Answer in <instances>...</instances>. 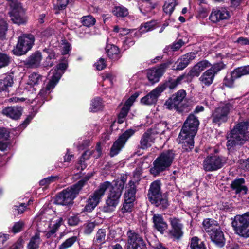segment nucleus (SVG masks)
Wrapping results in <instances>:
<instances>
[{"mask_svg":"<svg viewBox=\"0 0 249 249\" xmlns=\"http://www.w3.org/2000/svg\"><path fill=\"white\" fill-rule=\"evenodd\" d=\"M199 125V121L196 116L191 114L187 118L182 127L178 141L182 144V148L186 151L193 148L194 138L196 135Z\"/></svg>","mask_w":249,"mask_h":249,"instance_id":"f257e3e1","label":"nucleus"},{"mask_svg":"<svg viewBox=\"0 0 249 249\" xmlns=\"http://www.w3.org/2000/svg\"><path fill=\"white\" fill-rule=\"evenodd\" d=\"M227 146L228 149L235 145H243L249 140V123L241 122L237 124L227 134Z\"/></svg>","mask_w":249,"mask_h":249,"instance_id":"f03ea898","label":"nucleus"},{"mask_svg":"<svg viewBox=\"0 0 249 249\" xmlns=\"http://www.w3.org/2000/svg\"><path fill=\"white\" fill-rule=\"evenodd\" d=\"M68 64L67 62L59 63L57 67L52 69L49 73L51 79L47 84L45 88H43L39 92L37 98H41V99L47 101L49 100L47 96L54 89L57 84L65 70L67 68Z\"/></svg>","mask_w":249,"mask_h":249,"instance_id":"7ed1b4c3","label":"nucleus"},{"mask_svg":"<svg viewBox=\"0 0 249 249\" xmlns=\"http://www.w3.org/2000/svg\"><path fill=\"white\" fill-rule=\"evenodd\" d=\"M86 181L81 179L71 187L63 190L56 196L55 203L62 205H68L72 203L73 200L85 185Z\"/></svg>","mask_w":249,"mask_h":249,"instance_id":"20e7f679","label":"nucleus"},{"mask_svg":"<svg viewBox=\"0 0 249 249\" xmlns=\"http://www.w3.org/2000/svg\"><path fill=\"white\" fill-rule=\"evenodd\" d=\"M174 153L172 150L161 153L154 161L153 166L150 169V173L154 176H158L165 171L172 163Z\"/></svg>","mask_w":249,"mask_h":249,"instance_id":"39448f33","label":"nucleus"},{"mask_svg":"<svg viewBox=\"0 0 249 249\" xmlns=\"http://www.w3.org/2000/svg\"><path fill=\"white\" fill-rule=\"evenodd\" d=\"M212 152L213 153L207 156L203 161V169L207 172L217 171L222 168L227 162L225 157L218 154L217 148L212 149Z\"/></svg>","mask_w":249,"mask_h":249,"instance_id":"423d86ee","label":"nucleus"},{"mask_svg":"<svg viewBox=\"0 0 249 249\" xmlns=\"http://www.w3.org/2000/svg\"><path fill=\"white\" fill-rule=\"evenodd\" d=\"M148 197L151 203L160 207V208L166 209L169 205L166 196L161 192L160 181L156 180L151 184Z\"/></svg>","mask_w":249,"mask_h":249,"instance_id":"0eeeda50","label":"nucleus"},{"mask_svg":"<svg viewBox=\"0 0 249 249\" xmlns=\"http://www.w3.org/2000/svg\"><path fill=\"white\" fill-rule=\"evenodd\" d=\"M231 219V225L235 233L241 237L249 238V211L242 214H237Z\"/></svg>","mask_w":249,"mask_h":249,"instance_id":"6e6552de","label":"nucleus"},{"mask_svg":"<svg viewBox=\"0 0 249 249\" xmlns=\"http://www.w3.org/2000/svg\"><path fill=\"white\" fill-rule=\"evenodd\" d=\"M10 7L9 14L13 23L23 24L27 21L25 11L17 0H6Z\"/></svg>","mask_w":249,"mask_h":249,"instance_id":"1a4fd4ad","label":"nucleus"},{"mask_svg":"<svg viewBox=\"0 0 249 249\" xmlns=\"http://www.w3.org/2000/svg\"><path fill=\"white\" fill-rule=\"evenodd\" d=\"M35 40V37L32 34H22L19 36L18 42L13 50V53L17 56L25 54L33 47Z\"/></svg>","mask_w":249,"mask_h":249,"instance_id":"9d476101","label":"nucleus"},{"mask_svg":"<svg viewBox=\"0 0 249 249\" xmlns=\"http://www.w3.org/2000/svg\"><path fill=\"white\" fill-rule=\"evenodd\" d=\"M232 108V105L230 102H220L212 113V123L219 126L222 123L226 122L228 120L229 113Z\"/></svg>","mask_w":249,"mask_h":249,"instance_id":"9b49d317","label":"nucleus"},{"mask_svg":"<svg viewBox=\"0 0 249 249\" xmlns=\"http://www.w3.org/2000/svg\"><path fill=\"white\" fill-rule=\"evenodd\" d=\"M45 77L37 72H32L28 76V80L24 85H21L20 88L24 89V92L31 94L33 98L36 95L35 91L37 87L43 83Z\"/></svg>","mask_w":249,"mask_h":249,"instance_id":"f8f14e48","label":"nucleus"},{"mask_svg":"<svg viewBox=\"0 0 249 249\" xmlns=\"http://www.w3.org/2000/svg\"><path fill=\"white\" fill-rule=\"evenodd\" d=\"M135 132V130L132 129H129L121 134L118 139L113 144L110 151L111 157H114L120 152L124 147L127 140Z\"/></svg>","mask_w":249,"mask_h":249,"instance_id":"ddd939ff","label":"nucleus"},{"mask_svg":"<svg viewBox=\"0 0 249 249\" xmlns=\"http://www.w3.org/2000/svg\"><path fill=\"white\" fill-rule=\"evenodd\" d=\"M128 236L127 249H144L146 244L141 234L134 230L127 231Z\"/></svg>","mask_w":249,"mask_h":249,"instance_id":"4468645a","label":"nucleus"},{"mask_svg":"<svg viewBox=\"0 0 249 249\" xmlns=\"http://www.w3.org/2000/svg\"><path fill=\"white\" fill-rule=\"evenodd\" d=\"M171 63L170 61H168L148 70L147 77L149 81L152 84L159 82L166 69L169 67Z\"/></svg>","mask_w":249,"mask_h":249,"instance_id":"2eb2a0df","label":"nucleus"},{"mask_svg":"<svg viewBox=\"0 0 249 249\" xmlns=\"http://www.w3.org/2000/svg\"><path fill=\"white\" fill-rule=\"evenodd\" d=\"M111 183L109 181H105L100 184L98 189L90 195L87 201L95 208L100 202L102 197L105 195L107 189L110 187Z\"/></svg>","mask_w":249,"mask_h":249,"instance_id":"dca6fc26","label":"nucleus"},{"mask_svg":"<svg viewBox=\"0 0 249 249\" xmlns=\"http://www.w3.org/2000/svg\"><path fill=\"white\" fill-rule=\"evenodd\" d=\"M248 74H249V65L238 67L231 73L230 77L224 78V84L227 87H232L235 79Z\"/></svg>","mask_w":249,"mask_h":249,"instance_id":"f3484780","label":"nucleus"},{"mask_svg":"<svg viewBox=\"0 0 249 249\" xmlns=\"http://www.w3.org/2000/svg\"><path fill=\"white\" fill-rule=\"evenodd\" d=\"M102 155V149L100 145V143H98L97 144L96 148L95 150H87L86 151L81 157L80 159L78 161V164L79 166L78 168H80L81 170H83L86 168V164L85 161L90 158L91 156L97 159L100 157Z\"/></svg>","mask_w":249,"mask_h":249,"instance_id":"a211bd4d","label":"nucleus"},{"mask_svg":"<svg viewBox=\"0 0 249 249\" xmlns=\"http://www.w3.org/2000/svg\"><path fill=\"white\" fill-rule=\"evenodd\" d=\"M163 92V89L158 86L150 92L148 94L142 97L141 103L144 105H152L155 104L158 98Z\"/></svg>","mask_w":249,"mask_h":249,"instance_id":"6ab92c4d","label":"nucleus"},{"mask_svg":"<svg viewBox=\"0 0 249 249\" xmlns=\"http://www.w3.org/2000/svg\"><path fill=\"white\" fill-rule=\"evenodd\" d=\"M230 17L229 12L225 8L213 9L209 19L214 23L228 19Z\"/></svg>","mask_w":249,"mask_h":249,"instance_id":"aec40b11","label":"nucleus"},{"mask_svg":"<svg viewBox=\"0 0 249 249\" xmlns=\"http://www.w3.org/2000/svg\"><path fill=\"white\" fill-rule=\"evenodd\" d=\"M196 57V53L194 52L187 53L183 55L177 62V66H173L172 69L174 70H182L185 68L190 62Z\"/></svg>","mask_w":249,"mask_h":249,"instance_id":"412c9836","label":"nucleus"},{"mask_svg":"<svg viewBox=\"0 0 249 249\" xmlns=\"http://www.w3.org/2000/svg\"><path fill=\"white\" fill-rule=\"evenodd\" d=\"M2 113L13 120H17L22 115V108L19 106L8 107L2 110Z\"/></svg>","mask_w":249,"mask_h":249,"instance_id":"4be33fe9","label":"nucleus"},{"mask_svg":"<svg viewBox=\"0 0 249 249\" xmlns=\"http://www.w3.org/2000/svg\"><path fill=\"white\" fill-rule=\"evenodd\" d=\"M231 187L237 194H246L248 190L245 179L243 178L234 179L231 183Z\"/></svg>","mask_w":249,"mask_h":249,"instance_id":"5701e85b","label":"nucleus"},{"mask_svg":"<svg viewBox=\"0 0 249 249\" xmlns=\"http://www.w3.org/2000/svg\"><path fill=\"white\" fill-rule=\"evenodd\" d=\"M172 229L170 231L171 235L176 239H179L183 234L182 225L178 219L170 218Z\"/></svg>","mask_w":249,"mask_h":249,"instance_id":"b1692460","label":"nucleus"},{"mask_svg":"<svg viewBox=\"0 0 249 249\" xmlns=\"http://www.w3.org/2000/svg\"><path fill=\"white\" fill-rule=\"evenodd\" d=\"M209 235L211 237V240L216 245L219 247H223L224 246L225 239L223 233L220 227L215 229V230L209 233Z\"/></svg>","mask_w":249,"mask_h":249,"instance_id":"393cba45","label":"nucleus"},{"mask_svg":"<svg viewBox=\"0 0 249 249\" xmlns=\"http://www.w3.org/2000/svg\"><path fill=\"white\" fill-rule=\"evenodd\" d=\"M106 51L108 57L112 61H117L122 56L119 48L114 45L107 44Z\"/></svg>","mask_w":249,"mask_h":249,"instance_id":"a878e982","label":"nucleus"},{"mask_svg":"<svg viewBox=\"0 0 249 249\" xmlns=\"http://www.w3.org/2000/svg\"><path fill=\"white\" fill-rule=\"evenodd\" d=\"M155 137L154 132L151 130H147L143 135L140 141L141 148L145 149L151 146L154 143Z\"/></svg>","mask_w":249,"mask_h":249,"instance_id":"bb28decb","label":"nucleus"},{"mask_svg":"<svg viewBox=\"0 0 249 249\" xmlns=\"http://www.w3.org/2000/svg\"><path fill=\"white\" fill-rule=\"evenodd\" d=\"M210 66V64L207 60L200 61L192 68L188 73V75L191 77L198 76L201 71Z\"/></svg>","mask_w":249,"mask_h":249,"instance_id":"cd10ccee","label":"nucleus"},{"mask_svg":"<svg viewBox=\"0 0 249 249\" xmlns=\"http://www.w3.org/2000/svg\"><path fill=\"white\" fill-rule=\"evenodd\" d=\"M187 76L185 74L181 75L178 76L176 79H169L164 84L160 85L159 87H161L163 89V91L167 88L171 90L175 89L178 85L181 83L183 80L185 81V78Z\"/></svg>","mask_w":249,"mask_h":249,"instance_id":"c85d7f7f","label":"nucleus"},{"mask_svg":"<svg viewBox=\"0 0 249 249\" xmlns=\"http://www.w3.org/2000/svg\"><path fill=\"white\" fill-rule=\"evenodd\" d=\"M152 219L155 229L161 233H163L164 231L167 229L168 225L164 221L162 216L159 214H154Z\"/></svg>","mask_w":249,"mask_h":249,"instance_id":"c756f323","label":"nucleus"},{"mask_svg":"<svg viewBox=\"0 0 249 249\" xmlns=\"http://www.w3.org/2000/svg\"><path fill=\"white\" fill-rule=\"evenodd\" d=\"M107 189H109V193L107 197L117 202H119V199L123 189V186L121 185V187H118L117 184L113 185L111 183L110 187L108 188L107 190Z\"/></svg>","mask_w":249,"mask_h":249,"instance_id":"7c9ffc66","label":"nucleus"},{"mask_svg":"<svg viewBox=\"0 0 249 249\" xmlns=\"http://www.w3.org/2000/svg\"><path fill=\"white\" fill-rule=\"evenodd\" d=\"M41 60L42 55L41 53L36 52L29 57L27 60L26 64L31 67H37L39 65Z\"/></svg>","mask_w":249,"mask_h":249,"instance_id":"2f4dec72","label":"nucleus"},{"mask_svg":"<svg viewBox=\"0 0 249 249\" xmlns=\"http://www.w3.org/2000/svg\"><path fill=\"white\" fill-rule=\"evenodd\" d=\"M14 83L13 77L11 75H5L0 80V91H8Z\"/></svg>","mask_w":249,"mask_h":249,"instance_id":"473e14b6","label":"nucleus"},{"mask_svg":"<svg viewBox=\"0 0 249 249\" xmlns=\"http://www.w3.org/2000/svg\"><path fill=\"white\" fill-rule=\"evenodd\" d=\"M89 111L91 112H97L103 109V100L100 97H95L91 100Z\"/></svg>","mask_w":249,"mask_h":249,"instance_id":"72a5a7b5","label":"nucleus"},{"mask_svg":"<svg viewBox=\"0 0 249 249\" xmlns=\"http://www.w3.org/2000/svg\"><path fill=\"white\" fill-rule=\"evenodd\" d=\"M129 187L124 194V200L134 202L135 200L136 189L133 181L129 182Z\"/></svg>","mask_w":249,"mask_h":249,"instance_id":"f704fd0d","label":"nucleus"},{"mask_svg":"<svg viewBox=\"0 0 249 249\" xmlns=\"http://www.w3.org/2000/svg\"><path fill=\"white\" fill-rule=\"evenodd\" d=\"M203 226L204 230L208 234L215 230V229L220 227L216 221L210 218L204 219L203 222Z\"/></svg>","mask_w":249,"mask_h":249,"instance_id":"c9c22d12","label":"nucleus"},{"mask_svg":"<svg viewBox=\"0 0 249 249\" xmlns=\"http://www.w3.org/2000/svg\"><path fill=\"white\" fill-rule=\"evenodd\" d=\"M177 5L178 2L176 0H168L164 3L163 10L166 15L170 16Z\"/></svg>","mask_w":249,"mask_h":249,"instance_id":"e433bc0d","label":"nucleus"},{"mask_svg":"<svg viewBox=\"0 0 249 249\" xmlns=\"http://www.w3.org/2000/svg\"><path fill=\"white\" fill-rule=\"evenodd\" d=\"M41 239L39 233L36 232L30 240L27 245V249H37L41 243Z\"/></svg>","mask_w":249,"mask_h":249,"instance_id":"4c0bfd02","label":"nucleus"},{"mask_svg":"<svg viewBox=\"0 0 249 249\" xmlns=\"http://www.w3.org/2000/svg\"><path fill=\"white\" fill-rule=\"evenodd\" d=\"M213 73L211 71H207L200 77V81L206 86L210 85L213 82Z\"/></svg>","mask_w":249,"mask_h":249,"instance_id":"58836bf2","label":"nucleus"},{"mask_svg":"<svg viewBox=\"0 0 249 249\" xmlns=\"http://www.w3.org/2000/svg\"><path fill=\"white\" fill-rule=\"evenodd\" d=\"M118 203L119 202L107 197L106 200V205L104 206L103 209V211L106 213L113 212L114 211Z\"/></svg>","mask_w":249,"mask_h":249,"instance_id":"ea45409f","label":"nucleus"},{"mask_svg":"<svg viewBox=\"0 0 249 249\" xmlns=\"http://www.w3.org/2000/svg\"><path fill=\"white\" fill-rule=\"evenodd\" d=\"M141 33L142 32H127V33L125 34L126 36L122 41L124 46L129 47L134 44V40L131 38V36H132V33H133V35L135 36V37H139L141 35Z\"/></svg>","mask_w":249,"mask_h":249,"instance_id":"a19ab883","label":"nucleus"},{"mask_svg":"<svg viewBox=\"0 0 249 249\" xmlns=\"http://www.w3.org/2000/svg\"><path fill=\"white\" fill-rule=\"evenodd\" d=\"M190 245L192 249H206L204 243L197 237L191 238Z\"/></svg>","mask_w":249,"mask_h":249,"instance_id":"79ce46f5","label":"nucleus"},{"mask_svg":"<svg viewBox=\"0 0 249 249\" xmlns=\"http://www.w3.org/2000/svg\"><path fill=\"white\" fill-rule=\"evenodd\" d=\"M186 92L184 90H179L176 93L172 95V98L176 102V104L179 108L181 102L186 96Z\"/></svg>","mask_w":249,"mask_h":249,"instance_id":"37998d69","label":"nucleus"},{"mask_svg":"<svg viewBox=\"0 0 249 249\" xmlns=\"http://www.w3.org/2000/svg\"><path fill=\"white\" fill-rule=\"evenodd\" d=\"M113 13L117 17H124L128 15L127 9L124 6H116L113 10Z\"/></svg>","mask_w":249,"mask_h":249,"instance_id":"c03bdc74","label":"nucleus"},{"mask_svg":"<svg viewBox=\"0 0 249 249\" xmlns=\"http://www.w3.org/2000/svg\"><path fill=\"white\" fill-rule=\"evenodd\" d=\"M62 221V218H59L56 221L55 223L53 225L52 228L46 234V236L47 238H50L55 233L57 230L61 225Z\"/></svg>","mask_w":249,"mask_h":249,"instance_id":"a18cd8bd","label":"nucleus"},{"mask_svg":"<svg viewBox=\"0 0 249 249\" xmlns=\"http://www.w3.org/2000/svg\"><path fill=\"white\" fill-rule=\"evenodd\" d=\"M157 26V23L155 21H151L142 24L140 30L141 31H151L155 30Z\"/></svg>","mask_w":249,"mask_h":249,"instance_id":"49530a36","label":"nucleus"},{"mask_svg":"<svg viewBox=\"0 0 249 249\" xmlns=\"http://www.w3.org/2000/svg\"><path fill=\"white\" fill-rule=\"evenodd\" d=\"M77 238L76 236H72L66 239L60 245H59V249H67L71 247L74 243L76 241Z\"/></svg>","mask_w":249,"mask_h":249,"instance_id":"de8ad7c7","label":"nucleus"},{"mask_svg":"<svg viewBox=\"0 0 249 249\" xmlns=\"http://www.w3.org/2000/svg\"><path fill=\"white\" fill-rule=\"evenodd\" d=\"M102 79L104 84L108 83V87H111L115 81V75L111 72L105 73L102 75Z\"/></svg>","mask_w":249,"mask_h":249,"instance_id":"09e8293b","label":"nucleus"},{"mask_svg":"<svg viewBox=\"0 0 249 249\" xmlns=\"http://www.w3.org/2000/svg\"><path fill=\"white\" fill-rule=\"evenodd\" d=\"M59 176H51L44 178L39 181V184L41 186H47L51 183L54 182L59 179Z\"/></svg>","mask_w":249,"mask_h":249,"instance_id":"8fccbe9b","label":"nucleus"},{"mask_svg":"<svg viewBox=\"0 0 249 249\" xmlns=\"http://www.w3.org/2000/svg\"><path fill=\"white\" fill-rule=\"evenodd\" d=\"M81 22L84 26L90 27L95 24V18L92 16H84L82 18Z\"/></svg>","mask_w":249,"mask_h":249,"instance_id":"3c124183","label":"nucleus"},{"mask_svg":"<svg viewBox=\"0 0 249 249\" xmlns=\"http://www.w3.org/2000/svg\"><path fill=\"white\" fill-rule=\"evenodd\" d=\"M106 231L105 229H100L97 232L95 241L97 243L102 244L105 241Z\"/></svg>","mask_w":249,"mask_h":249,"instance_id":"603ef678","label":"nucleus"},{"mask_svg":"<svg viewBox=\"0 0 249 249\" xmlns=\"http://www.w3.org/2000/svg\"><path fill=\"white\" fill-rule=\"evenodd\" d=\"M61 42V48L62 54L65 55L68 54L71 49V44L66 39H62Z\"/></svg>","mask_w":249,"mask_h":249,"instance_id":"864d4df0","label":"nucleus"},{"mask_svg":"<svg viewBox=\"0 0 249 249\" xmlns=\"http://www.w3.org/2000/svg\"><path fill=\"white\" fill-rule=\"evenodd\" d=\"M139 96V92H136L134 93L126 101L123 107H125L126 108L130 110L131 107L133 105L136 99Z\"/></svg>","mask_w":249,"mask_h":249,"instance_id":"5fc2aeb1","label":"nucleus"},{"mask_svg":"<svg viewBox=\"0 0 249 249\" xmlns=\"http://www.w3.org/2000/svg\"><path fill=\"white\" fill-rule=\"evenodd\" d=\"M188 42V39L187 37H184L181 39H178V40L174 42L172 45V51H176L178 50L183 45L187 43Z\"/></svg>","mask_w":249,"mask_h":249,"instance_id":"6e6d98bb","label":"nucleus"},{"mask_svg":"<svg viewBox=\"0 0 249 249\" xmlns=\"http://www.w3.org/2000/svg\"><path fill=\"white\" fill-rule=\"evenodd\" d=\"M134 206V202L124 200L123 207L121 209L122 213H130L132 212Z\"/></svg>","mask_w":249,"mask_h":249,"instance_id":"4d7b16f0","label":"nucleus"},{"mask_svg":"<svg viewBox=\"0 0 249 249\" xmlns=\"http://www.w3.org/2000/svg\"><path fill=\"white\" fill-rule=\"evenodd\" d=\"M24 222L22 221L15 222L11 229V232L14 233L20 232L24 227Z\"/></svg>","mask_w":249,"mask_h":249,"instance_id":"13d9d810","label":"nucleus"},{"mask_svg":"<svg viewBox=\"0 0 249 249\" xmlns=\"http://www.w3.org/2000/svg\"><path fill=\"white\" fill-rule=\"evenodd\" d=\"M129 110L125 107H123L118 116V122L119 124H122L124 122Z\"/></svg>","mask_w":249,"mask_h":249,"instance_id":"bf43d9fd","label":"nucleus"},{"mask_svg":"<svg viewBox=\"0 0 249 249\" xmlns=\"http://www.w3.org/2000/svg\"><path fill=\"white\" fill-rule=\"evenodd\" d=\"M165 107L168 109H176L178 110V107L176 104V102L174 101V99L172 97L169 98L164 104Z\"/></svg>","mask_w":249,"mask_h":249,"instance_id":"052dcab7","label":"nucleus"},{"mask_svg":"<svg viewBox=\"0 0 249 249\" xmlns=\"http://www.w3.org/2000/svg\"><path fill=\"white\" fill-rule=\"evenodd\" d=\"M10 62V57L6 54L0 53V69L7 66Z\"/></svg>","mask_w":249,"mask_h":249,"instance_id":"680f3d73","label":"nucleus"},{"mask_svg":"<svg viewBox=\"0 0 249 249\" xmlns=\"http://www.w3.org/2000/svg\"><path fill=\"white\" fill-rule=\"evenodd\" d=\"M47 53L49 54L46 58V62L48 63L47 65L51 67L53 65V60L55 59V54L54 52L50 50Z\"/></svg>","mask_w":249,"mask_h":249,"instance_id":"e2e57ef3","label":"nucleus"},{"mask_svg":"<svg viewBox=\"0 0 249 249\" xmlns=\"http://www.w3.org/2000/svg\"><path fill=\"white\" fill-rule=\"evenodd\" d=\"M36 115V113H32L29 114L24 122L19 126V129H24L30 123Z\"/></svg>","mask_w":249,"mask_h":249,"instance_id":"0e129e2a","label":"nucleus"},{"mask_svg":"<svg viewBox=\"0 0 249 249\" xmlns=\"http://www.w3.org/2000/svg\"><path fill=\"white\" fill-rule=\"evenodd\" d=\"M27 206V205L25 203H21L18 206L17 205L14 206L13 209L17 214H22L25 211Z\"/></svg>","mask_w":249,"mask_h":249,"instance_id":"69168bd1","label":"nucleus"},{"mask_svg":"<svg viewBox=\"0 0 249 249\" xmlns=\"http://www.w3.org/2000/svg\"><path fill=\"white\" fill-rule=\"evenodd\" d=\"M95 225L93 222H89L85 225L84 232L86 234H89L93 231Z\"/></svg>","mask_w":249,"mask_h":249,"instance_id":"338daca9","label":"nucleus"},{"mask_svg":"<svg viewBox=\"0 0 249 249\" xmlns=\"http://www.w3.org/2000/svg\"><path fill=\"white\" fill-rule=\"evenodd\" d=\"M98 70H102L106 67V62L104 59L100 58L94 64Z\"/></svg>","mask_w":249,"mask_h":249,"instance_id":"774afa93","label":"nucleus"}]
</instances>
